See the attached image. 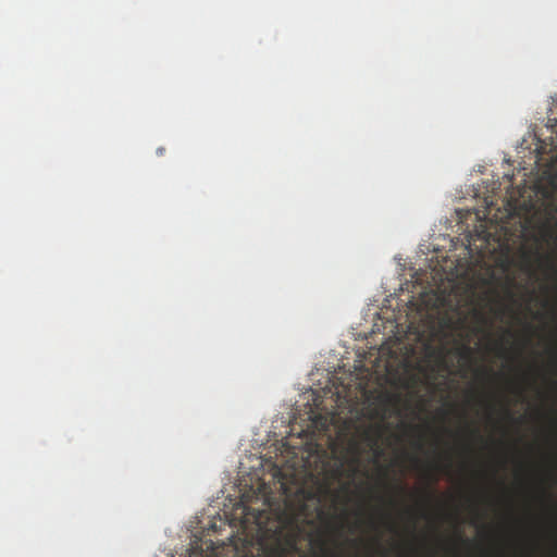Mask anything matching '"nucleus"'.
<instances>
[{
    "label": "nucleus",
    "instance_id": "1",
    "mask_svg": "<svg viewBox=\"0 0 557 557\" xmlns=\"http://www.w3.org/2000/svg\"><path fill=\"white\" fill-rule=\"evenodd\" d=\"M524 260L528 263V265L531 267V255L530 253L524 255Z\"/></svg>",
    "mask_w": 557,
    "mask_h": 557
},
{
    "label": "nucleus",
    "instance_id": "2",
    "mask_svg": "<svg viewBox=\"0 0 557 557\" xmlns=\"http://www.w3.org/2000/svg\"><path fill=\"white\" fill-rule=\"evenodd\" d=\"M471 432H472V434H473L474 436H480V433H479V430H478V429H473Z\"/></svg>",
    "mask_w": 557,
    "mask_h": 557
},
{
    "label": "nucleus",
    "instance_id": "3",
    "mask_svg": "<svg viewBox=\"0 0 557 557\" xmlns=\"http://www.w3.org/2000/svg\"><path fill=\"white\" fill-rule=\"evenodd\" d=\"M429 479H431V483H434L436 481V478L432 473L429 475Z\"/></svg>",
    "mask_w": 557,
    "mask_h": 557
},
{
    "label": "nucleus",
    "instance_id": "4",
    "mask_svg": "<svg viewBox=\"0 0 557 557\" xmlns=\"http://www.w3.org/2000/svg\"><path fill=\"white\" fill-rule=\"evenodd\" d=\"M504 411L506 417L511 418V412L508 409H505Z\"/></svg>",
    "mask_w": 557,
    "mask_h": 557
},
{
    "label": "nucleus",
    "instance_id": "5",
    "mask_svg": "<svg viewBox=\"0 0 557 557\" xmlns=\"http://www.w3.org/2000/svg\"><path fill=\"white\" fill-rule=\"evenodd\" d=\"M432 468L435 469V470L440 469V463H437V462L433 463Z\"/></svg>",
    "mask_w": 557,
    "mask_h": 557
},
{
    "label": "nucleus",
    "instance_id": "6",
    "mask_svg": "<svg viewBox=\"0 0 557 557\" xmlns=\"http://www.w3.org/2000/svg\"><path fill=\"white\" fill-rule=\"evenodd\" d=\"M397 487H398V490H399V491H401V492H406V491H407V490H406V487H405L404 485H398Z\"/></svg>",
    "mask_w": 557,
    "mask_h": 557
}]
</instances>
